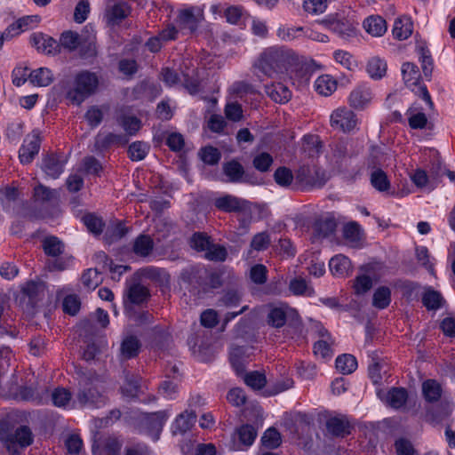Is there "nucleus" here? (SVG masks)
<instances>
[{
    "label": "nucleus",
    "instance_id": "obj_58",
    "mask_svg": "<svg viewBox=\"0 0 455 455\" xmlns=\"http://www.w3.org/2000/svg\"><path fill=\"white\" fill-rule=\"evenodd\" d=\"M333 57L337 63L348 70H353L356 67L355 60L352 55L346 51L337 50L334 52Z\"/></svg>",
    "mask_w": 455,
    "mask_h": 455
},
{
    "label": "nucleus",
    "instance_id": "obj_35",
    "mask_svg": "<svg viewBox=\"0 0 455 455\" xmlns=\"http://www.w3.org/2000/svg\"><path fill=\"white\" fill-rule=\"evenodd\" d=\"M109 110L108 106H92L90 107L85 115V120L92 128H95L101 123L104 114Z\"/></svg>",
    "mask_w": 455,
    "mask_h": 455
},
{
    "label": "nucleus",
    "instance_id": "obj_22",
    "mask_svg": "<svg viewBox=\"0 0 455 455\" xmlns=\"http://www.w3.org/2000/svg\"><path fill=\"white\" fill-rule=\"evenodd\" d=\"M413 31V23L410 17L403 16L395 20L392 33L395 38L398 40H405Z\"/></svg>",
    "mask_w": 455,
    "mask_h": 455
},
{
    "label": "nucleus",
    "instance_id": "obj_47",
    "mask_svg": "<svg viewBox=\"0 0 455 455\" xmlns=\"http://www.w3.org/2000/svg\"><path fill=\"white\" fill-rule=\"evenodd\" d=\"M443 299L442 295L432 289H427L422 297L424 306L429 310H436L442 307Z\"/></svg>",
    "mask_w": 455,
    "mask_h": 455
},
{
    "label": "nucleus",
    "instance_id": "obj_45",
    "mask_svg": "<svg viewBox=\"0 0 455 455\" xmlns=\"http://www.w3.org/2000/svg\"><path fill=\"white\" fill-rule=\"evenodd\" d=\"M60 50L64 48L69 52L76 50L80 44V36L78 33L73 31H65L60 37Z\"/></svg>",
    "mask_w": 455,
    "mask_h": 455
},
{
    "label": "nucleus",
    "instance_id": "obj_17",
    "mask_svg": "<svg viewBox=\"0 0 455 455\" xmlns=\"http://www.w3.org/2000/svg\"><path fill=\"white\" fill-rule=\"evenodd\" d=\"M265 92L272 100L280 104L288 102L291 98V90L282 83L266 85Z\"/></svg>",
    "mask_w": 455,
    "mask_h": 455
},
{
    "label": "nucleus",
    "instance_id": "obj_62",
    "mask_svg": "<svg viewBox=\"0 0 455 455\" xmlns=\"http://www.w3.org/2000/svg\"><path fill=\"white\" fill-rule=\"evenodd\" d=\"M372 287V280L366 275H358L354 283L355 293L363 295L371 290Z\"/></svg>",
    "mask_w": 455,
    "mask_h": 455
},
{
    "label": "nucleus",
    "instance_id": "obj_37",
    "mask_svg": "<svg viewBox=\"0 0 455 455\" xmlns=\"http://www.w3.org/2000/svg\"><path fill=\"white\" fill-rule=\"evenodd\" d=\"M335 363L337 370L342 374H350L357 368L356 358L349 354L339 355Z\"/></svg>",
    "mask_w": 455,
    "mask_h": 455
},
{
    "label": "nucleus",
    "instance_id": "obj_32",
    "mask_svg": "<svg viewBox=\"0 0 455 455\" xmlns=\"http://www.w3.org/2000/svg\"><path fill=\"white\" fill-rule=\"evenodd\" d=\"M71 398V393L64 387H57L51 393V400L56 407L73 408Z\"/></svg>",
    "mask_w": 455,
    "mask_h": 455
},
{
    "label": "nucleus",
    "instance_id": "obj_39",
    "mask_svg": "<svg viewBox=\"0 0 455 455\" xmlns=\"http://www.w3.org/2000/svg\"><path fill=\"white\" fill-rule=\"evenodd\" d=\"M246 348L240 346H233L230 350V362L237 374H241L244 371V355Z\"/></svg>",
    "mask_w": 455,
    "mask_h": 455
},
{
    "label": "nucleus",
    "instance_id": "obj_31",
    "mask_svg": "<svg viewBox=\"0 0 455 455\" xmlns=\"http://www.w3.org/2000/svg\"><path fill=\"white\" fill-rule=\"evenodd\" d=\"M22 293L28 299L29 303L34 306L38 300L43 299L44 288L42 283L31 281L24 285Z\"/></svg>",
    "mask_w": 455,
    "mask_h": 455
},
{
    "label": "nucleus",
    "instance_id": "obj_46",
    "mask_svg": "<svg viewBox=\"0 0 455 455\" xmlns=\"http://www.w3.org/2000/svg\"><path fill=\"white\" fill-rule=\"evenodd\" d=\"M289 290L296 296L305 295L310 297L314 294V289L309 286L303 278H294L291 280Z\"/></svg>",
    "mask_w": 455,
    "mask_h": 455
},
{
    "label": "nucleus",
    "instance_id": "obj_49",
    "mask_svg": "<svg viewBox=\"0 0 455 455\" xmlns=\"http://www.w3.org/2000/svg\"><path fill=\"white\" fill-rule=\"evenodd\" d=\"M332 339H318L314 345V353L322 359H330L332 356Z\"/></svg>",
    "mask_w": 455,
    "mask_h": 455
},
{
    "label": "nucleus",
    "instance_id": "obj_4",
    "mask_svg": "<svg viewBox=\"0 0 455 455\" xmlns=\"http://www.w3.org/2000/svg\"><path fill=\"white\" fill-rule=\"evenodd\" d=\"M331 126L343 132L354 131L358 124L356 115L346 107L335 109L330 117Z\"/></svg>",
    "mask_w": 455,
    "mask_h": 455
},
{
    "label": "nucleus",
    "instance_id": "obj_30",
    "mask_svg": "<svg viewBox=\"0 0 455 455\" xmlns=\"http://www.w3.org/2000/svg\"><path fill=\"white\" fill-rule=\"evenodd\" d=\"M277 36L286 42H291L301 36H311L308 35V30L303 27H285L282 26L277 29Z\"/></svg>",
    "mask_w": 455,
    "mask_h": 455
},
{
    "label": "nucleus",
    "instance_id": "obj_29",
    "mask_svg": "<svg viewBox=\"0 0 455 455\" xmlns=\"http://www.w3.org/2000/svg\"><path fill=\"white\" fill-rule=\"evenodd\" d=\"M371 362L369 363L368 372L369 377L374 384H379L383 379L384 362L380 360L376 353H372L371 355Z\"/></svg>",
    "mask_w": 455,
    "mask_h": 455
},
{
    "label": "nucleus",
    "instance_id": "obj_54",
    "mask_svg": "<svg viewBox=\"0 0 455 455\" xmlns=\"http://www.w3.org/2000/svg\"><path fill=\"white\" fill-rule=\"evenodd\" d=\"M243 380L247 386L253 389L262 388L267 382L265 375L259 371H251L246 373Z\"/></svg>",
    "mask_w": 455,
    "mask_h": 455
},
{
    "label": "nucleus",
    "instance_id": "obj_14",
    "mask_svg": "<svg viewBox=\"0 0 455 455\" xmlns=\"http://www.w3.org/2000/svg\"><path fill=\"white\" fill-rule=\"evenodd\" d=\"M31 41L37 51L49 55H55L60 52V44L52 37L44 34H35Z\"/></svg>",
    "mask_w": 455,
    "mask_h": 455
},
{
    "label": "nucleus",
    "instance_id": "obj_1",
    "mask_svg": "<svg viewBox=\"0 0 455 455\" xmlns=\"http://www.w3.org/2000/svg\"><path fill=\"white\" fill-rule=\"evenodd\" d=\"M297 58L292 50L273 46L265 49L254 62L253 67L269 78H281Z\"/></svg>",
    "mask_w": 455,
    "mask_h": 455
},
{
    "label": "nucleus",
    "instance_id": "obj_36",
    "mask_svg": "<svg viewBox=\"0 0 455 455\" xmlns=\"http://www.w3.org/2000/svg\"><path fill=\"white\" fill-rule=\"evenodd\" d=\"M387 68V62L384 60L373 57L369 60L366 69L371 78L380 79L386 75Z\"/></svg>",
    "mask_w": 455,
    "mask_h": 455
},
{
    "label": "nucleus",
    "instance_id": "obj_10",
    "mask_svg": "<svg viewBox=\"0 0 455 455\" xmlns=\"http://www.w3.org/2000/svg\"><path fill=\"white\" fill-rule=\"evenodd\" d=\"M372 99L371 88L366 84H362L355 87L349 94V105L355 109H363Z\"/></svg>",
    "mask_w": 455,
    "mask_h": 455
},
{
    "label": "nucleus",
    "instance_id": "obj_9",
    "mask_svg": "<svg viewBox=\"0 0 455 455\" xmlns=\"http://www.w3.org/2000/svg\"><path fill=\"white\" fill-rule=\"evenodd\" d=\"M203 19V10L199 7H190L181 10L178 16L180 26L182 29L194 32Z\"/></svg>",
    "mask_w": 455,
    "mask_h": 455
},
{
    "label": "nucleus",
    "instance_id": "obj_26",
    "mask_svg": "<svg viewBox=\"0 0 455 455\" xmlns=\"http://www.w3.org/2000/svg\"><path fill=\"white\" fill-rule=\"evenodd\" d=\"M39 20L40 18L37 15L22 17L7 28V34L12 32V36L20 35L21 32L32 28Z\"/></svg>",
    "mask_w": 455,
    "mask_h": 455
},
{
    "label": "nucleus",
    "instance_id": "obj_2",
    "mask_svg": "<svg viewBox=\"0 0 455 455\" xmlns=\"http://www.w3.org/2000/svg\"><path fill=\"white\" fill-rule=\"evenodd\" d=\"M99 80L94 73L83 71L77 74L73 87L67 92V99L75 105H80L98 87Z\"/></svg>",
    "mask_w": 455,
    "mask_h": 455
},
{
    "label": "nucleus",
    "instance_id": "obj_55",
    "mask_svg": "<svg viewBox=\"0 0 455 455\" xmlns=\"http://www.w3.org/2000/svg\"><path fill=\"white\" fill-rule=\"evenodd\" d=\"M327 8V0H304L303 9L311 15L321 14Z\"/></svg>",
    "mask_w": 455,
    "mask_h": 455
},
{
    "label": "nucleus",
    "instance_id": "obj_40",
    "mask_svg": "<svg viewBox=\"0 0 455 455\" xmlns=\"http://www.w3.org/2000/svg\"><path fill=\"white\" fill-rule=\"evenodd\" d=\"M391 302V291L387 286H381L376 289L372 297V305L376 308L384 309Z\"/></svg>",
    "mask_w": 455,
    "mask_h": 455
},
{
    "label": "nucleus",
    "instance_id": "obj_11",
    "mask_svg": "<svg viewBox=\"0 0 455 455\" xmlns=\"http://www.w3.org/2000/svg\"><path fill=\"white\" fill-rule=\"evenodd\" d=\"M377 395L382 402L395 409L403 407L408 398L407 391L403 387H393L387 392L378 390Z\"/></svg>",
    "mask_w": 455,
    "mask_h": 455
},
{
    "label": "nucleus",
    "instance_id": "obj_33",
    "mask_svg": "<svg viewBox=\"0 0 455 455\" xmlns=\"http://www.w3.org/2000/svg\"><path fill=\"white\" fill-rule=\"evenodd\" d=\"M30 82L37 86H48L53 81V74L47 68H39L29 74Z\"/></svg>",
    "mask_w": 455,
    "mask_h": 455
},
{
    "label": "nucleus",
    "instance_id": "obj_44",
    "mask_svg": "<svg viewBox=\"0 0 455 455\" xmlns=\"http://www.w3.org/2000/svg\"><path fill=\"white\" fill-rule=\"evenodd\" d=\"M236 435L240 443L248 447L254 443L257 436V431L254 427L246 424L237 428Z\"/></svg>",
    "mask_w": 455,
    "mask_h": 455
},
{
    "label": "nucleus",
    "instance_id": "obj_53",
    "mask_svg": "<svg viewBox=\"0 0 455 455\" xmlns=\"http://www.w3.org/2000/svg\"><path fill=\"white\" fill-rule=\"evenodd\" d=\"M53 258L47 262V267L50 271H63L69 268L73 264V257L71 256Z\"/></svg>",
    "mask_w": 455,
    "mask_h": 455
},
{
    "label": "nucleus",
    "instance_id": "obj_19",
    "mask_svg": "<svg viewBox=\"0 0 455 455\" xmlns=\"http://www.w3.org/2000/svg\"><path fill=\"white\" fill-rule=\"evenodd\" d=\"M196 413L193 411H185L179 414L172 425L173 435L184 434L188 431L196 422Z\"/></svg>",
    "mask_w": 455,
    "mask_h": 455
},
{
    "label": "nucleus",
    "instance_id": "obj_56",
    "mask_svg": "<svg viewBox=\"0 0 455 455\" xmlns=\"http://www.w3.org/2000/svg\"><path fill=\"white\" fill-rule=\"evenodd\" d=\"M148 152V146L146 143L136 141L130 145L128 153L132 161L144 159Z\"/></svg>",
    "mask_w": 455,
    "mask_h": 455
},
{
    "label": "nucleus",
    "instance_id": "obj_8",
    "mask_svg": "<svg viewBox=\"0 0 455 455\" xmlns=\"http://www.w3.org/2000/svg\"><path fill=\"white\" fill-rule=\"evenodd\" d=\"M171 416L168 411H159L154 413H147L143 416V423L148 435L154 441H157L162 432L163 427Z\"/></svg>",
    "mask_w": 455,
    "mask_h": 455
},
{
    "label": "nucleus",
    "instance_id": "obj_64",
    "mask_svg": "<svg viewBox=\"0 0 455 455\" xmlns=\"http://www.w3.org/2000/svg\"><path fill=\"white\" fill-rule=\"evenodd\" d=\"M145 275L148 278L160 282L161 283H167L170 280L169 274L162 268L155 267H147L145 270Z\"/></svg>",
    "mask_w": 455,
    "mask_h": 455
},
{
    "label": "nucleus",
    "instance_id": "obj_57",
    "mask_svg": "<svg viewBox=\"0 0 455 455\" xmlns=\"http://www.w3.org/2000/svg\"><path fill=\"white\" fill-rule=\"evenodd\" d=\"M210 237L203 233H195L190 239V246L197 251H206L211 244Z\"/></svg>",
    "mask_w": 455,
    "mask_h": 455
},
{
    "label": "nucleus",
    "instance_id": "obj_43",
    "mask_svg": "<svg viewBox=\"0 0 455 455\" xmlns=\"http://www.w3.org/2000/svg\"><path fill=\"white\" fill-rule=\"evenodd\" d=\"M406 115L408 116L409 126L411 129H424L427 124V118L425 113L418 111L414 108H410Z\"/></svg>",
    "mask_w": 455,
    "mask_h": 455
},
{
    "label": "nucleus",
    "instance_id": "obj_50",
    "mask_svg": "<svg viewBox=\"0 0 455 455\" xmlns=\"http://www.w3.org/2000/svg\"><path fill=\"white\" fill-rule=\"evenodd\" d=\"M101 280L100 273L96 268H89L82 275V283L88 290H94Z\"/></svg>",
    "mask_w": 455,
    "mask_h": 455
},
{
    "label": "nucleus",
    "instance_id": "obj_42",
    "mask_svg": "<svg viewBox=\"0 0 455 455\" xmlns=\"http://www.w3.org/2000/svg\"><path fill=\"white\" fill-rule=\"evenodd\" d=\"M43 248L48 256L58 257L64 251L63 243L56 236L45 237L43 241Z\"/></svg>",
    "mask_w": 455,
    "mask_h": 455
},
{
    "label": "nucleus",
    "instance_id": "obj_38",
    "mask_svg": "<svg viewBox=\"0 0 455 455\" xmlns=\"http://www.w3.org/2000/svg\"><path fill=\"white\" fill-rule=\"evenodd\" d=\"M371 186L379 192L387 191L390 188V182L386 172L379 169H374L370 177Z\"/></svg>",
    "mask_w": 455,
    "mask_h": 455
},
{
    "label": "nucleus",
    "instance_id": "obj_28",
    "mask_svg": "<svg viewBox=\"0 0 455 455\" xmlns=\"http://www.w3.org/2000/svg\"><path fill=\"white\" fill-rule=\"evenodd\" d=\"M314 87L319 94L330 96L337 89V81L330 75H323L315 81Z\"/></svg>",
    "mask_w": 455,
    "mask_h": 455
},
{
    "label": "nucleus",
    "instance_id": "obj_5",
    "mask_svg": "<svg viewBox=\"0 0 455 455\" xmlns=\"http://www.w3.org/2000/svg\"><path fill=\"white\" fill-rule=\"evenodd\" d=\"M402 75L407 87L411 88V91H415L416 88H418L419 92L422 94L423 100L427 103L432 104L430 94L428 93L427 87L419 84L420 73L415 64L411 62L403 63L402 66Z\"/></svg>",
    "mask_w": 455,
    "mask_h": 455
},
{
    "label": "nucleus",
    "instance_id": "obj_6",
    "mask_svg": "<svg viewBox=\"0 0 455 455\" xmlns=\"http://www.w3.org/2000/svg\"><path fill=\"white\" fill-rule=\"evenodd\" d=\"M42 142V136L39 130H33L28 134L19 151V157L22 164H29L38 154Z\"/></svg>",
    "mask_w": 455,
    "mask_h": 455
},
{
    "label": "nucleus",
    "instance_id": "obj_59",
    "mask_svg": "<svg viewBox=\"0 0 455 455\" xmlns=\"http://www.w3.org/2000/svg\"><path fill=\"white\" fill-rule=\"evenodd\" d=\"M228 256L227 250L221 245L211 243L209 248L205 251V258L210 260L224 261Z\"/></svg>",
    "mask_w": 455,
    "mask_h": 455
},
{
    "label": "nucleus",
    "instance_id": "obj_61",
    "mask_svg": "<svg viewBox=\"0 0 455 455\" xmlns=\"http://www.w3.org/2000/svg\"><path fill=\"white\" fill-rule=\"evenodd\" d=\"M270 244V236L267 232H260L256 234L251 242L252 250L260 251L267 249Z\"/></svg>",
    "mask_w": 455,
    "mask_h": 455
},
{
    "label": "nucleus",
    "instance_id": "obj_21",
    "mask_svg": "<svg viewBox=\"0 0 455 455\" xmlns=\"http://www.w3.org/2000/svg\"><path fill=\"white\" fill-rule=\"evenodd\" d=\"M422 395L425 401L428 403L438 402L443 395V387L439 382L435 379H427L422 383Z\"/></svg>",
    "mask_w": 455,
    "mask_h": 455
},
{
    "label": "nucleus",
    "instance_id": "obj_16",
    "mask_svg": "<svg viewBox=\"0 0 455 455\" xmlns=\"http://www.w3.org/2000/svg\"><path fill=\"white\" fill-rule=\"evenodd\" d=\"M292 312L293 309L286 304L272 307L267 314V323L273 327L280 328L285 324L287 316Z\"/></svg>",
    "mask_w": 455,
    "mask_h": 455
},
{
    "label": "nucleus",
    "instance_id": "obj_12",
    "mask_svg": "<svg viewBox=\"0 0 455 455\" xmlns=\"http://www.w3.org/2000/svg\"><path fill=\"white\" fill-rule=\"evenodd\" d=\"M66 163V156L51 154L43 159L42 168L47 176L57 179L63 172Z\"/></svg>",
    "mask_w": 455,
    "mask_h": 455
},
{
    "label": "nucleus",
    "instance_id": "obj_27",
    "mask_svg": "<svg viewBox=\"0 0 455 455\" xmlns=\"http://www.w3.org/2000/svg\"><path fill=\"white\" fill-rule=\"evenodd\" d=\"M130 14V7L124 2L115 4L107 10L108 23L116 25L120 23Z\"/></svg>",
    "mask_w": 455,
    "mask_h": 455
},
{
    "label": "nucleus",
    "instance_id": "obj_15",
    "mask_svg": "<svg viewBox=\"0 0 455 455\" xmlns=\"http://www.w3.org/2000/svg\"><path fill=\"white\" fill-rule=\"evenodd\" d=\"M246 201L231 195H226L215 199L214 205L226 212H240L244 209Z\"/></svg>",
    "mask_w": 455,
    "mask_h": 455
},
{
    "label": "nucleus",
    "instance_id": "obj_60",
    "mask_svg": "<svg viewBox=\"0 0 455 455\" xmlns=\"http://www.w3.org/2000/svg\"><path fill=\"white\" fill-rule=\"evenodd\" d=\"M275 182L282 187H289L293 180L291 171L286 167H279L274 173Z\"/></svg>",
    "mask_w": 455,
    "mask_h": 455
},
{
    "label": "nucleus",
    "instance_id": "obj_20",
    "mask_svg": "<svg viewBox=\"0 0 455 455\" xmlns=\"http://www.w3.org/2000/svg\"><path fill=\"white\" fill-rule=\"evenodd\" d=\"M329 267L331 274L339 277L347 276L352 269L350 259L342 254L332 257L330 259Z\"/></svg>",
    "mask_w": 455,
    "mask_h": 455
},
{
    "label": "nucleus",
    "instance_id": "obj_25",
    "mask_svg": "<svg viewBox=\"0 0 455 455\" xmlns=\"http://www.w3.org/2000/svg\"><path fill=\"white\" fill-rule=\"evenodd\" d=\"M363 28L372 36H381L387 31V22L382 17L372 15L364 20Z\"/></svg>",
    "mask_w": 455,
    "mask_h": 455
},
{
    "label": "nucleus",
    "instance_id": "obj_51",
    "mask_svg": "<svg viewBox=\"0 0 455 455\" xmlns=\"http://www.w3.org/2000/svg\"><path fill=\"white\" fill-rule=\"evenodd\" d=\"M224 173L229 178L230 181L237 182L242 179L243 174V166L235 161L227 163L224 167Z\"/></svg>",
    "mask_w": 455,
    "mask_h": 455
},
{
    "label": "nucleus",
    "instance_id": "obj_23",
    "mask_svg": "<svg viewBox=\"0 0 455 455\" xmlns=\"http://www.w3.org/2000/svg\"><path fill=\"white\" fill-rule=\"evenodd\" d=\"M117 124L128 135H134L141 127V121L132 115L120 111L116 116Z\"/></svg>",
    "mask_w": 455,
    "mask_h": 455
},
{
    "label": "nucleus",
    "instance_id": "obj_52",
    "mask_svg": "<svg viewBox=\"0 0 455 455\" xmlns=\"http://www.w3.org/2000/svg\"><path fill=\"white\" fill-rule=\"evenodd\" d=\"M261 443L268 449L277 448L281 443V435L275 428H268L261 437Z\"/></svg>",
    "mask_w": 455,
    "mask_h": 455
},
{
    "label": "nucleus",
    "instance_id": "obj_41",
    "mask_svg": "<svg viewBox=\"0 0 455 455\" xmlns=\"http://www.w3.org/2000/svg\"><path fill=\"white\" fill-rule=\"evenodd\" d=\"M154 248V242L149 235H140L134 241L133 251L142 257L149 255Z\"/></svg>",
    "mask_w": 455,
    "mask_h": 455
},
{
    "label": "nucleus",
    "instance_id": "obj_13",
    "mask_svg": "<svg viewBox=\"0 0 455 455\" xmlns=\"http://www.w3.org/2000/svg\"><path fill=\"white\" fill-rule=\"evenodd\" d=\"M327 22L329 28L342 37H349L355 34V22L349 18L337 16L328 20Z\"/></svg>",
    "mask_w": 455,
    "mask_h": 455
},
{
    "label": "nucleus",
    "instance_id": "obj_18",
    "mask_svg": "<svg viewBox=\"0 0 455 455\" xmlns=\"http://www.w3.org/2000/svg\"><path fill=\"white\" fill-rule=\"evenodd\" d=\"M141 347L140 339L132 335L126 336L123 339L120 346V358L122 360H129L136 357Z\"/></svg>",
    "mask_w": 455,
    "mask_h": 455
},
{
    "label": "nucleus",
    "instance_id": "obj_63",
    "mask_svg": "<svg viewBox=\"0 0 455 455\" xmlns=\"http://www.w3.org/2000/svg\"><path fill=\"white\" fill-rule=\"evenodd\" d=\"M241 300V293L238 291L230 290L225 292V294L220 299L219 306H224L227 307H236Z\"/></svg>",
    "mask_w": 455,
    "mask_h": 455
},
{
    "label": "nucleus",
    "instance_id": "obj_24",
    "mask_svg": "<svg viewBox=\"0 0 455 455\" xmlns=\"http://www.w3.org/2000/svg\"><path fill=\"white\" fill-rule=\"evenodd\" d=\"M327 431L335 436H345L350 433V425L345 417H333L326 422Z\"/></svg>",
    "mask_w": 455,
    "mask_h": 455
},
{
    "label": "nucleus",
    "instance_id": "obj_34",
    "mask_svg": "<svg viewBox=\"0 0 455 455\" xmlns=\"http://www.w3.org/2000/svg\"><path fill=\"white\" fill-rule=\"evenodd\" d=\"M343 235L346 241L352 247H360L362 244V233L360 226L355 222H351L344 227Z\"/></svg>",
    "mask_w": 455,
    "mask_h": 455
},
{
    "label": "nucleus",
    "instance_id": "obj_3",
    "mask_svg": "<svg viewBox=\"0 0 455 455\" xmlns=\"http://www.w3.org/2000/svg\"><path fill=\"white\" fill-rule=\"evenodd\" d=\"M32 441V433L28 427H20L13 434H5L0 431V442L12 453H18L20 449L30 445Z\"/></svg>",
    "mask_w": 455,
    "mask_h": 455
},
{
    "label": "nucleus",
    "instance_id": "obj_48",
    "mask_svg": "<svg viewBox=\"0 0 455 455\" xmlns=\"http://www.w3.org/2000/svg\"><path fill=\"white\" fill-rule=\"evenodd\" d=\"M148 297V289L139 283L132 285L127 291V298L133 304L143 303Z\"/></svg>",
    "mask_w": 455,
    "mask_h": 455
},
{
    "label": "nucleus",
    "instance_id": "obj_7",
    "mask_svg": "<svg viewBox=\"0 0 455 455\" xmlns=\"http://www.w3.org/2000/svg\"><path fill=\"white\" fill-rule=\"evenodd\" d=\"M104 403V398L101 394L92 386H84L79 388L76 399L73 401L72 407H91L98 408Z\"/></svg>",
    "mask_w": 455,
    "mask_h": 455
}]
</instances>
